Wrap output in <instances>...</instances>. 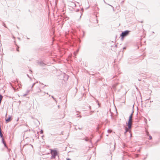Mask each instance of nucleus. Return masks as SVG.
Instances as JSON below:
<instances>
[{
    "label": "nucleus",
    "instance_id": "obj_1",
    "mask_svg": "<svg viewBox=\"0 0 160 160\" xmlns=\"http://www.w3.org/2000/svg\"><path fill=\"white\" fill-rule=\"evenodd\" d=\"M132 115L133 112L131 114L129 117V119L128 123V129H130L131 127Z\"/></svg>",
    "mask_w": 160,
    "mask_h": 160
},
{
    "label": "nucleus",
    "instance_id": "obj_2",
    "mask_svg": "<svg viewBox=\"0 0 160 160\" xmlns=\"http://www.w3.org/2000/svg\"><path fill=\"white\" fill-rule=\"evenodd\" d=\"M129 32L128 31H126L124 32H122L121 35V36L122 38H123L127 35L129 34Z\"/></svg>",
    "mask_w": 160,
    "mask_h": 160
},
{
    "label": "nucleus",
    "instance_id": "obj_3",
    "mask_svg": "<svg viewBox=\"0 0 160 160\" xmlns=\"http://www.w3.org/2000/svg\"><path fill=\"white\" fill-rule=\"evenodd\" d=\"M0 136L2 138V141L3 142V143L4 144V145L5 146H6V144L4 141V138L3 137V135L2 133L1 128H0Z\"/></svg>",
    "mask_w": 160,
    "mask_h": 160
},
{
    "label": "nucleus",
    "instance_id": "obj_4",
    "mask_svg": "<svg viewBox=\"0 0 160 160\" xmlns=\"http://www.w3.org/2000/svg\"><path fill=\"white\" fill-rule=\"evenodd\" d=\"M51 153L52 155L55 157L57 155V152L56 150H52L51 151Z\"/></svg>",
    "mask_w": 160,
    "mask_h": 160
},
{
    "label": "nucleus",
    "instance_id": "obj_5",
    "mask_svg": "<svg viewBox=\"0 0 160 160\" xmlns=\"http://www.w3.org/2000/svg\"><path fill=\"white\" fill-rule=\"evenodd\" d=\"M70 5L72 7H76V5L74 2H70Z\"/></svg>",
    "mask_w": 160,
    "mask_h": 160
},
{
    "label": "nucleus",
    "instance_id": "obj_6",
    "mask_svg": "<svg viewBox=\"0 0 160 160\" xmlns=\"http://www.w3.org/2000/svg\"><path fill=\"white\" fill-rule=\"evenodd\" d=\"M11 117H9L8 118H7L6 119V122H10L11 120Z\"/></svg>",
    "mask_w": 160,
    "mask_h": 160
},
{
    "label": "nucleus",
    "instance_id": "obj_7",
    "mask_svg": "<svg viewBox=\"0 0 160 160\" xmlns=\"http://www.w3.org/2000/svg\"><path fill=\"white\" fill-rule=\"evenodd\" d=\"M147 134H148V135L149 136L150 139H152V138L151 136L150 135H149V133L148 132H147Z\"/></svg>",
    "mask_w": 160,
    "mask_h": 160
},
{
    "label": "nucleus",
    "instance_id": "obj_8",
    "mask_svg": "<svg viewBox=\"0 0 160 160\" xmlns=\"http://www.w3.org/2000/svg\"><path fill=\"white\" fill-rule=\"evenodd\" d=\"M125 130H126V132H128V129L127 128V127H126L125 128Z\"/></svg>",
    "mask_w": 160,
    "mask_h": 160
},
{
    "label": "nucleus",
    "instance_id": "obj_9",
    "mask_svg": "<svg viewBox=\"0 0 160 160\" xmlns=\"http://www.w3.org/2000/svg\"><path fill=\"white\" fill-rule=\"evenodd\" d=\"M40 133L41 134H42L43 133V131L42 130H41L40 132Z\"/></svg>",
    "mask_w": 160,
    "mask_h": 160
},
{
    "label": "nucleus",
    "instance_id": "obj_10",
    "mask_svg": "<svg viewBox=\"0 0 160 160\" xmlns=\"http://www.w3.org/2000/svg\"><path fill=\"white\" fill-rule=\"evenodd\" d=\"M112 132V131L110 130H108V132H109V133H110L111 132Z\"/></svg>",
    "mask_w": 160,
    "mask_h": 160
},
{
    "label": "nucleus",
    "instance_id": "obj_11",
    "mask_svg": "<svg viewBox=\"0 0 160 160\" xmlns=\"http://www.w3.org/2000/svg\"><path fill=\"white\" fill-rule=\"evenodd\" d=\"M17 51L18 52H19V48H17Z\"/></svg>",
    "mask_w": 160,
    "mask_h": 160
},
{
    "label": "nucleus",
    "instance_id": "obj_12",
    "mask_svg": "<svg viewBox=\"0 0 160 160\" xmlns=\"http://www.w3.org/2000/svg\"><path fill=\"white\" fill-rule=\"evenodd\" d=\"M67 160H70L69 159H67Z\"/></svg>",
    "mask_w": 160,
    "mask_h": 160
}]
</instances>
